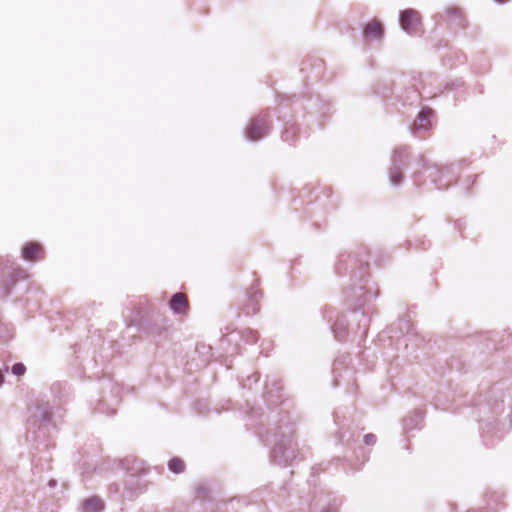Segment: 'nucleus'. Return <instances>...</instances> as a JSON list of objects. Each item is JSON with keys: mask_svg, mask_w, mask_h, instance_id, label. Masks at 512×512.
<instances>
[{"mask_svg": "<svg viewBox=\"0 0 512 512\" xmlns=\"http://www.w3.org/2000/svg\"><path fill=\"white\" fill-rule=\"evenodd\" d=\"M293 428L287 422L278 426L274 432L267 433L266 441L273 443L271 458L278 465H287L297 456V443L293 441Z\"/></svg>", "mask_w": 512, "mask_h": 512, "instance_id": "obj_1", "label": "nucleus"}, {"mask_svg": "<svg viewBox=\"0 0 512 512\" xmlns=\"http://www.w3.org/2000/svg\"><path fill=\"white\" fill-rule=\"evenodd\" d=\"M368 262L359 263V271L356 273L355 271L351 274V279L353 281L358 280L359 283H353L350 288L345 290V295L347 299L355 304L357 307H361L370 301L372 295L370 293V289L367 288L366 276H367Z\"/></svg>", "mask_w": 512, "mask_h": 512, "instance_id": "obj_2", "label": "nucleus"}, {"mask_svg": "<svg viewBox=\"0 0 512 512\" xmlns=\"http://www.w3.org/2000/svg\"><path fill=\"white\" fill-rule=\"evenodd\" d=\"M410 152L408 146H399L391 155V166L388 170L389 180L392 185L398 186L404 179L403 169L408 167Z\"/></svg>", "mask_w": 512, "mask_h": 512, "instance_id": "obj_3", "label": "nucleus"}, {"mask_svg": "<svg viewBox=\"0 0 512 512\" xmlns=\"http://www.w3.org/2000/svg\"><path fill=\"white\" fill-rule=\"evenodd\" d=\"M52 422V407L48 402L37 401L27 420L29 429L41 430Z\"/></svg>", "mask_w": 512, "mask_h": 512, "instance_id": "obj_4", "label": "nucleus"}, {"mask_svg": "<svg viewBox=\"0 0 512 512\" xmlns=\"http://www.w3.org/2000/svg\"><path fill=\"white\" fill-rule=\"evenodd\" d=\"M270 120L268 113H262L252 119L246 129V138L251 141H257L268 135L270 130Z\"/></svg>", "mask_w": 512, "mask_h": 512, "instance_id": "obj_5", "label": "nucleus"}, {"mask_svg": "<svg viewBox=\"0 0 512 512\" xmlns=\"http://www.w3.org/2000/svg\"><path fill=\"white\" fill-rule=\"evenodd\" d=\"M400 27L408 34L414 35L419 31L421 26V18L418 11L414 9H406L400 12Z\"/></svg>", "mask_w": 512, "mask_h": 512, "instance_id": "obj_6", "label": "nucleus"}, {"mask_svg": "<svg viewBox=\"0 0 512 512\" xmlns=\"http://www.w3.org/2000/svg\"><path fill=\"white\" fill-rule=\"evenodd\" d=\"M144 490L145 487L142 483H140V480L137 478V476L128 475V477L125 479V493L128 499H134Z\"/></svg>", "mask_w": 512, "mask_h": 512, "instance_id": "obj_7", "label": "nucleus"}, {"mask_svg": "<svg viewBox=\"0 0 512 512\" xmlns=\"http://www.w3.org/2000/svg\"><path fill=\"white\" fill-rule=\"evenodd\" d=\"M419 164L428 171V177L434 182L438 184L441 182L442 177H445L448 173H450L451 167H444L443 169L436 166H427V163L423 157L419 158Z\"/></svg>", "mask_w": 512, "mask_h": 512, "instance_id": "obj_8", "label": "nucleus"}, {"mask_svg": "<svg viewBox=\"0 0 512 512\" xmlns=\"http://www.w3.org/2000/svg\"><path fill=\"white\" fill-rule=\"evenodd\" d=\"M169 306L176 314L185 313L189 308L187 296L181 292L175 293L169 301Z\"/></svg>", "mask_w": 512, "mask_h": 512, "instance_id": "obj_9", "label": "nucleus"}, {"mask_svg": "<svg viewBox=\"0 0 512 512\" xmlns=\"http://www.w3.org/2000/svg\"><path fill=\"white\" fill-rule=\"evenodd\" d=\"M430 111L422 110L419 112L417 118L415 119L413 126L411 128L413 134H417L421 130H427L430 127L429 120Z\"/></svg>", "mask_w": 512, "mask_h": 512, "instance_id": "obj_10", "label": "nucleus"}, {"mask_svg": "<svg viewBox=\"0 0 512 512\" xmlns=\"http://www.w3.org/2000/svg\"><path fill=\"white\" fill-rule=\"evenodd\" d=\"M332 331L337 340L342 341L348 333V323L344 316H338L332 325Z\"/></svg>", "mask_w": 512, "mask_h": 512, "instance_id": "obj_11", "label": "nucleus"}, {"mask_svg": "<svg viewBox=\"0 0 512 512\" xmlns=\"http://www.w3.org/2000/svg\"><path fill=\"white\" fill-rule=\"evenodd\" d=\"M261 297V292L255 290L250 292L248 302L244 305V312L247 315H253L257 313L259 310V299Z\"/></svg>", "mask_w": 512, "mask_h": 512, "instance_id": "obj_12", "label": "nucleus"}, {"mask_svg": "<svg viewBox=\"0 0 512 512\" xmlns=\"http://www.w3.org/2000/svg\"><path fill=\"white\" fill-rule=\"evenodd\" d=\"M42 252L41 246L38 243L29 242L22 248V257L25 260L33 261L38 258Z\"/></svg>", "mask_w": 512, "mask_h": 512, "instance_id": "obj_13", "label": "nucleus"}, {"mask_svg": "<svg viewBox=\"0 0 512 512\" xmlns=\"http://www.w3.org/2000/svg\"><path fill=\"white\" fill-rule=\"evenodd\" d=\"M383 36V27L380 22L372 21L364 28L365 38L380 39Z\"/></svg>", "mask_w": 512, "mask_h": 512, "instance_id": "obj_14", "label": "nucleus"}, {"mask_svg": "<svg viewBox=\"0 0 512 512\" xmlns=\"http://www.w3.org/2000/svg\"><path fill=\"white\" fill-rule=\"evenodd\" d=\"M104 503L101 498L93 496L83 502L85 512H99L103 509Z\"/></svg>", "mask_w": 512, "mask_h": 512, "instance_id": "obj_15", "label": "nucleus"}, {"mask_svg": "<svg viewBox=\"0 0 512 512\" xmlns=\"http://www.w3.org/2000/svg\"><path fill=\"white\" fill-rule=\"evenodd\" d=\"M168 468L171 472L179 474L184 472L185 463L182 459L175 457L168 462Z\"/></svg>", "mask_w": 512, "mask_h": 512, "instance_id": "obj_16", "label": "nucleus"}, {"mask_svg": "<svg viewBox=\"0 0 512 512\" xmlns=\"http://www.w3.org/2000/svg\"><path fill=\"white\" fill-rule=\"evenodd\" d=\"M298 129L293 124L286 126L285 130L282 132V139L285 142H292L295 140L297 136Z\"/></svg>", "mask_w": 512, "mask_h": 512, "instance_id": "obj_17", "label": "nucleus"}, {"mask_svg": "<svg viewBox=\"0 0 512 512\" xmlns=\"http://www.w3.org/2000/svg\"><path fill=\"white\" fill-rule=\"evenodd\" d=\"M127 471H128V475L140 476L141 474L145 473V468L141 461L133 460L132 466L127 467Z\"/></svg>", "mask_w": 512, "mask_h": 512, "instance_id": "obj_18", "label": "nucleus"}, {"mask_svg": "<svg viewBox=\"0 0 512 512\" xmlns=\"http://www.w3.org/2000/svg\"><path fill=\"white\" fill-rule=\"evenodd\" d=\"M446 14L449 16V17H455V20L457 21V25L464 28L465 27V24H464V18L460 15V12L457 8L455 7H450V8H447L446 9Z\"/></svg>", "mask_w": 512, "mask_h": 512, "instance_id": "obj_19", "label": "nucleus"}, {"mask_svg": "<svg viewBox=\"0 0 512 512\" xmlns=\"http://www.w3.org/2000/svg\"><path fill=\"white\" fill-rule=\"evenodd\" d=\"M355 264L356 263V260L354 258H352L350 255H340L339 257V260L336 264V271L338 274H341L342 273V264Z\"/></svg>", "mask_w": 512, "mask_h": 512, "instance_id": "obj_20", "label": "nucleus"}, {"mask_svg": "<svg viewBox=\"0 0 512 512\" xmlns=\"http://www.w3.org/2000/svg\"><path fill=\"white\" fill-rule=\"evenodd\" d=\"M244 338L246 339V341L248 343H256L257 340L259 339V334L257 331H254V330H251V329H248L244 332Z\"/></svg>", "mask_w": 512, "mask_h": 512, "instance_id": "obj_21", "label": "nucleus"}, {"mask_svg": "<svg viewBox=\"0 0 512 512\" xmlns=\"http://www.w3.org/2000/svg\"><path fill=\"white\" fill-rule=\"evenodd\" d=\"M11 372L16 376H23L26 372V367L23 363L19 362L12 366Z\"/></svg>", "mask_w": 512, "mask_h": 512, "instance_id": "obj_22", "label": "nucleus"}, {"mask_svg": "<svg viewBox=\"0 0 512 512\" xmlns=\"http://www.w3.org/2000/svg\"><path fill=\"white\" fill-rule=\"evenodd\" d=\"M361 317H362V319L359 320V328H364V333H365L366 329L369 326L370 319L365 316L364 312L361 313Z\"/></svg>", "mask_w": 512, "mask_h": 512, "instance_id": "obj_23", "label": "nucleus"}, {"mask_svg": "<svg viewBox=\"0 0 512 512\" xmlns=\"http://www.w3.org/2000/svg\"><path fill=\"white\" fill-rule=\"evenodd\" d=\"M376 440V436L373 433H368L364 436V442L366 445H374Z\"/></svg>", "mask_w": 512, "mask_h": 512, "instance_id": "obj_24", "label": "nucleus"}, {"mask_svg": "<svg viewBox=\"0 0 512 512\" xmlns=\"http://www.w3.org/2000/svg\"><path fill=\"white\" fill-rule=\"evenodd\" d=\"M196 493H197V497H201V498H204L206 497L207 493H208V490L207 488H205L204 486H198L196 488Z\"/></svg>", "mask_w": 512, "mask_h": 512, "instance_id": "obj_25", "label": "nucleus"}, {"mask_svg": "<svg viewBox=\"0 0 512 512\" xmlns=\"http://www.w3.org/2000/svg\"><path fill=\"white\" fill-rule=\"evenodd\" d=\"M324 512H337L336 503H334L333 505L327 506Z\"/></svg>", "mask_w": 512, "mask_h": 512, "instance_id": "obj_26", "label": "nucleus"}, {"mask_svg": "<svg viewBox=\"0 0 512 512\" xmlns=\"http://www.w3.org/2000/svg\"><path fill=\"white\" fill-rule=\"evenodd\" d=\"M419 174H420L419 172H415V173L413 174V179H414V182H415V183H418V176H419Z\"/></svg>", "mask_w": 512, "mask_h": 512, "instance_id": "obj_27", "label": "nucleus"}, {"mask_svg": "<svg viewBox=\"0 0 512 512\" xmlns=\"http://www.w3.org/2000/svg\"><path fill=\"white\" fill-rule=\"evenodd\" d=\"M449 184H450V182H447L445 185L438 184V185H437V188H438V189H442L443 187H445V188H446V187H448V185H449Z\"/></svg>", "mask_w": 512, "mask_h": 512, "instance_id": "obj_28", "label": "nucleus"}, {"mask_svg": "<svg viewBox=\"0 0 512 512\" xmlns=\"http://www.w3.org/2000/svg\"><path fill=\"white\" fill-rule=\"evenodd\" d=\"M3 382H4V377H3L2 372L0 371V386L3 384Z\"/></svg>", "mask_w": 512, "mask_h": 512, "instance_id": "obj_29", "label": "nucleus"}]
</instances>
